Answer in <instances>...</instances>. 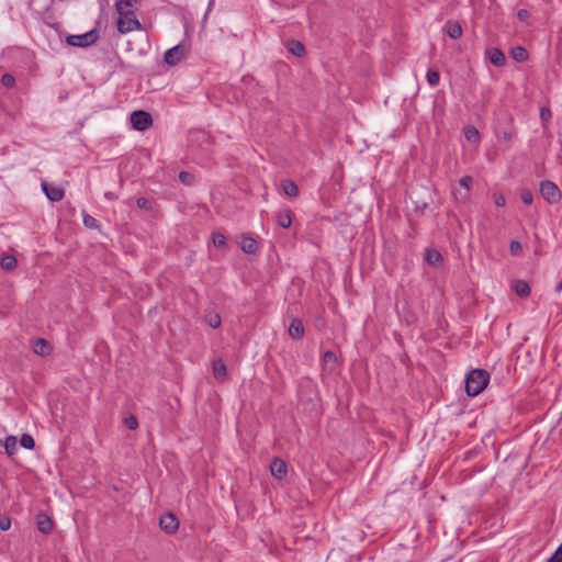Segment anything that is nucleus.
<instances>
[{"label": "nucleus", "mask_w": 562, "mask_h": 562, "mask_svg": "<svg viewBox=\"0 0 562 562\" xmlns=\"http://www.w3.org/2000/svg\"><path fill=\"white\" fill-rule=\"evenodd\" d=\"M131 124L134 130L144 132L151 126L153 117L148 112L137 110L131 114Z\"/></svg>", "instance_id": "423d86ee"}, {"label": "nucleus", "mask_w": 562, "mask_h": 562, "mask_svg": "<svg viewBox=\"0 0 562 562\" xmlns=\"http://www.w3.org/2000/svg\"><path fill=\"white\" fill-rule=\"evenodd\" d=\"M186 47L181 44H178L166 50L164 60L169 66H175L181 61V59L186 56Z\"/></svg>", "instance_id": "0eeeda50"}, {"label": "nucleus", "mask_w": 562, "mask_h": 562, "mask_svg": "<svg viewBox=\"0 0 562 562\" xmlns=\"http://www.w3.org/2000/svg\"><path fill=\"white\" fill-rule=\"evenodd\" d=\"M191 178H192V176H191L189 172L181 171V172L179 173V179H180L183 183H189Z\"/></svg>", "instance_id": "37998d69"}, {"label": "nucleus", "mask_w": 562, "mask_h": 562, "mask_svg": "<svg viewBox=\"0 0 562 562\" xmlns=\"http://www.w3.org/2000/svg\"><path fill=\"white\" fill-rule=\"evenodd\" d=\"M552 117V112L549 108L547 106H542L540 109V120L542 121V123H547L551 120Z\"/></svg>", "instance_id": "4c0bfd02"}, {"label": "nucleus", "mask_w": 562, "mask_h": 562, "mask_svg": "<svg viewBox=\"0 0 562 562\" xmlns=\"http://www.w3.org/2000/svg\"><path fill=\"white\" fill-rule=\"evenodd\" d=\"M16 437L9 435L4 439V449L9 456H13L16 452Z\"/></svg>", "instance_id": "393cba45"}, {"label": "nucleus", "mask_w": 562, "mask_h": 562, "mask_svg": "<svg viewBox=\"0 0 562 562\" xmlns=\"http://www.w3.org/2000/svg\"><path fill=\"white\" fill-rule=\"evenodd\" d=\"M288 50L296 57H302L305 54L304 45L296 40H290L286 43Z\"/></svg>", "instance_id": "6ab92c4d"}, {"label": "nucleus", "mask_w": 562, "mask_h": 562, "mask_svg": "<svg viewBox=\"0 0 562 562\" xmlns=\"http://www.w3.org/2000/svg\"><path fill=\"white\" fill-rule=\"evenodd\" d=\"M513 289L520 297H526L530 294V286L525 280H515Z\"/></svg>", "instance_id": "aec40b11"}, {"label": "nucleus", "mask_w": 562, "mask_h": 562, "mask_svg": "<svg viewBox=\"0 0 562 562\" xmlns=\"http://www.w3.org/2000/svg\"><path fill=\"white\" fill-rule=\"evenodd\" d=\"M485 56L490 63L496 67H503L506 63L504 53L497 47H491L485 50Z\"/></svg>", "instance_id": "9d476101"}, {"label": "nucleus", "mask_w": 562, "mask_h": 562, "mask_svg": "<svg viewBox=\"0 0 562 562\" xmlns=\"http://www.w3.org/2000/svg\"><path fill=\"white\" fill-rule=\"evenodd\" d=\"M510 56L514 60L522 63L528 58V53L522 46H515L510 49Z\"/></svg>", "instance_id": "5701e85b"}, {"label": "nucleus", "mask_w": 562, "mask_h": 562, "mask_svg": "<svg viewBox=\"0 0 562 562\" xmlns=\"http://www.w3.org/2000/svg\"><path fill=\"white\" fill-rule=\"evenodd\" d=\"M442 260V256L441 254L437 250V249H434V248H427L426 251H425V261L429 265V266H437L438 263H440Z\"/></svg>", "instance_id": "a211bd4d"}, {"label": "nucleus", "mask_w": 562, "mask_h": 562, "mask_svg": "<svg viewBox=\"0 0 562 562\" xmlns=\"http://www.w3.org/2000/svg\"><path fill=\"white\" fill-rule=\"evenodd\" d=\"M297 396L301 404L310 406V409L316 408V391L315 386L310 381L300 385Z\"/></svg>", "instance_id": "39448f33"}, {"label": "nucleus", "mask_w": 562, "mask_h": 562, "mask_svg": "<svg viewBox=\"0 0 562 562\" xmlns=\"http://www.w3.org/2000/svg\"><path fill=\"white\" fill-rule=\"evenodd\" d=\"M1 83L5 88H13L15 85V78L11 74H3L1 77Z\"/></svg>", "instance_id": "473e14b6"}, {"label": "nucleus", "mask_w": 562, "mask_h": 562, "mask_svg": "<svg viewBox=\"0 0 562 562\" xmlns=\"http://www.w3.org/2000/svg\"><path fill=\"white\" fill-rule=\"evenodd\" d=\"M512 135L507 132L504 133V138L505 139H510Z\"/></svg>", "instance_id": "49530a36"}, {"label": "nucleus", "mask_w": 562, "mask_h": 562, "mask_svg": "<svg viewBox=\"0 0 562 562\" xmlns=\"http://www.w3.org/2000/svg\"><path fill=\"white\" fill-rule=\"evenodd\" d=\"M213 373L216 379H224L226 376V366L218 359L213 362Z\"/></svg>", "instance_id": "b1692460"}, {"label": "nucleus", "mask_w": 562, "mask_h": 562, "mask_svg": "<svg viewBox=\"0 0 562 562\" xmlns=\"http://www.w3.org/2000/svg\"><path fill=\"white\" fill-rule=\"evenodd\" d=\"M82 222H83V225L90 229H95V228H99V226H100L99 222L93 216H91L87 213H83Z\"/></svg>", "instance_id": "c756f323"}, {"label": "nucleus", "mask_w": 562, "mask_h": 562, "mask_svg": "<svg viewBox=\"0 0 562 562\" xmlns=\"http://www.w3.org/2000/svg\"><path fill=\"white\" fill-rule=\"evenodd\" d=\"M136 203L139 207H145L147 204V200L145 198H139L137 199Z\"/></svg>", "instance_id": "a18cd8bd"}, {"label": "nucleus", "mask_w": 562, "mask_h": 562, "mask_svg": "<svg viewBox=\"0 0 562 562\" xmlns=\"http://www.w3.org/2000/svg\"><path fill=\"white\" fill-rule=\"evenodd\" d=\"M472 181H473V179H472L471 176H463L459 180L460 186L467 190V193H465L464 198L468 196V193H469V191L471 189Z\"/></svg>", "instance_id": "72a5a7b5"}, {"label": "nucleus", "mask_w": 562, "mask_h": 562, "mask_svg": "<svg viewBox=\"0 0 562 562\" xmlns=\"http://www.w3.org/2000/svg\"><path fill=\"white\" fill-rule=\"evenodd\" d=\"M204 322L207 324L211 328L217 329L222 325V318L218 313H207L204 316Z\"/></svg>", "instance_id": "412c9836"}, {"label": "nucleus", "mask_w": 562, "mask_h": 562, "mask_svg": "<svg viewBox=\"0 0 562 562\" xmlns=\"http://www.w3.org/2000/svg\"><path fill=\"white\" fill-rule=\"evenodd\" d=\"M20 445L25 449L32 450L35 447V440L31 435L23 434L20 438Z\"/></svg>", "instance_id": "c85d7f7f"}, {"label": "nucleus", "mask_w": 562, "mask_h": 562, "mask_svg": "<svg viewBox=\"0 0 562 562\" xmlns=\"http://www.w3.org/2000/svg\"><path fill=\"white\" fill-rule=\"evenodd\" d=\"M99 40V32L97 29H92L89 32L79 35H69L67 43L71 46L77 47H89Z\"/></svg>", "instance_id": "20e7f679"}, {"label": "nucleus", "mask_w": 562, "mask_h": 562, "mask_svg": "<svg viewBox=\"0 0 562 562\" xmlns=\"http://www.w3.org/2000/svg\"><path fill=\"white\" fill-rule=\"evenodd\" d=\"M509 251L514 256H518L522 252L521 244L517 240H512L509 244Z\"/></svg>", "instance_id": "c9c22d12"}, {"label": "nucleus", "mask_w": 562, "mask_h": 562, "mask_svg": "<svg viewBox=\"0 0 562 562\" xmlns=\"http://www.w3.org/2000/svg\"><path fill=\"white\" fill-rule=\"evenodd\" d=\"M541 196L549 204H558L562 199L560 188L551 180H542L539 186Z\"/></svg>", "instance_id": "7ed1b4c3"}, {"label": "nucleus", "mask_w": 562, "mask_h": 562, "mask_svg": "<svg viewBox=\"0 0 562 562\" xmlns=\"http://www.w3.org/2000/svg\"><path fill=\"white\" fill-rule=\"evenodd\" d=\"M124 425L127 429L135 430L138 427V420L136 416L128 415L127 417L124 418Z\"/></svg>", "instance_id": "2f4dec72"}, {"label": "nucleus", "mask_w": 562, "mask_h": 562, "mask_svg": "<svg viewBox=\"0 0 562 562\" xmlns=\"http://www.w3.org/2000/svg\"><path fill=\"white\" fill-rule=\"evenodd\" d=\"M212 241H213L214 246L217 248H223L226 246V237L222 233H213Z\"/></svg>", "instance_id": "7c9ffc66"}, {"label": "nucleus", "mask_w": 562, "mask_h": 562, "mask_svg": "<svg viewBox=\"0 0 562 562\" xmlns=\"http://www.w3.org/2000/svg\"><path fill=\"white\" fill-rule=\"evenodd\" d=\"M240 248L244 252H246L248 255H252L257 251L258 244L252 237L243 236L241 241H240Z\"/></svg>", "instance_id": "f3484780"}, {"label": "nucleus", "mask_w": 562, "mask_h": 562, "mask_svg": "<svg viewBox=\"0 0 562 562\" xmlns=\"http://www.w3.org/2000/svg\"><path fill=\"white\" fill-rule=\"evenodd\" d=\"M336 360H337L336 355L333 351L327 350V351L324 352V355H323V361L324 362H326V363L327 362H335Z\"/></svg>", "instance_id": "ea45409f"}, {"label": "nucleus", "mask_w": 562, "mask_h": 562, "mask_svg": "<svg viewBox=\"0 0 562 562\" xmlns=\"http://www.w3.org/2000/svg\"><path fill=\"white\" fill-rule=\"evenodd\" d=\"M270 471L274 477L282 479L286 475L288 465L282 459L273 458L270 464Z\"/></svg>", "instance_id": "9b49d317"}, {"label": "nucleus", "mask_w": 562, "mask_h": 562, "mask_svg": "<svg viewBox=\"0 0 562 562\" xmlns=\"http://www.w3.org/2000/svg\"><path fill=\"white\" fill-rule=\"evenodd\" d=\"M159 526L165 532L172 535L179 528V519L175 514L168 512L160 516Z\"/></svg>", "instance_id": "6e6552de"}, {"label": "nucleus", "mask_w": 562, "mask_h": 562, "mask_svg": "<svg viewBox=\"0 0 562 562\" xmlns=\"http://www.w3.org/2000/svg\"><path fill=\"white\" fill-rule=\"evenodd\" d=\"M34 353L38 356H46L50 352V346L44 338H36L32 345Z\"/></svg>", "instance_id": "dca6fc26"}, {"label": "nucleus", "mask_w": 562, "mask_h": 562, "mask_svg": "<svg viewBox=\"0 0 562 562\" xmlns=\"http://www.w3.org/2000/svg\"><path fill=\"white\" fill-rule=\"evenodd\" d=\"M493 202L496 206L498 207H504L505 204H506V198L503 193L501 192H495L493 194Z\"/></svg>", "instance_id": "f704fd0d"}, {"label": "nucleus", "mask_w": 562, "mask_h": 562, "mask_svg": "<svg viewBox=\"0 0 562 562\" xmlns=\"http://www.w3.org/2000/svg\"><path fill=\"white\" fill-rule=\"evenodd\" d=\"M464 137L469 142L476 143L480 140V133L476 127L470 125L464 128Z\"/></svg>", "instance_id": "a878e982"}, {"label": "nucleus", "mask_w": 562, "mask_h": 562, "mask_svg": "<svg viewBox=\"0 0 562 562\" xmlns=\"http://www.w3.org/2000/svg\"><path fill=\"white\" fill-rule=\"evenodd\" d=\"M42 190L50 202H59L65 195L63 188L47 182H42Z\"/></svg>", "instance_id": "1a4fd4ad"}, {"label": "nucleus", "mask_w": 562, "mask_h": 562, "mask_svg": "<svg viewBox=\"0 0 562 562\" xmlns=\"http://www.w3.org/2000/svg\"><path fill=\"white\" fill-rule=\"evenodd\" d=\"M37 2H38V0H30V2H29L30 8L35 11H42V10H46L48 8V4L38 7Z\"/></svg>", "instance_id": "a19ab883"}, {"label": "nucleus", "mask_w": 562, "mask_h": 562, "mask_svg": "<svg viewBox=\"0 0 562 562\" xmlns=\"http://www.w3.org/2000/svg\"><path fill=\"white\" fill-rule=\"evenodd\" d=\"M447 35L452 40H458L462 36V26L454 20H448L443 26Z\"/></svg>", "instance_id": "ddd939ff"}, {"label": "nucleus", "mask_w": 562, "mask_h": 562, "mask_svg": "<svg viewBox=\"0 0 562 562\" xmlns=\"http://www.w3.org/2000/svg\"><path fill=\"white\" fill-rule=\"evenodd\" d=\"M18 265V260L13 255H4L0 259V266L3 270L10 271Z\"/></svg>", "instance_id": "4be33fe9"}, {"label": "nucleus", "mask_w": 562, "mask_h": 562, "mask_svg": "<svg viewBox=\"0 0 562 562\" xmlns=\"http://www.w3.org/2000/svg\"><path fill=\"white\" fill-rule=\"evenodd\" d=\"M11 527V519L9 517H3L0 519V529L5 531Z\"/></svg>", "instance_id": "79ce46f5"}, {"label": "nucleus", "mask_w": 562, "mask_h": 562, "mask_svg": "<svg viewBox=\"0 0 562 562\" xmlns=\"http://www.w3.org/2000/svg\"><path fill=\"white\" fill-rule=\"evenodd\" d=\"M289 335L293 339H301L304 336V325L300 318H292L289 326Z\"/></svg>", "instance_id": "4468645a"}, {"label": "nucleus", "mask_w": 562, "mask_h": 562, "mask_svg": "<svg viewBox=\"0 0 562 562\" xmlns=\"http://www.w3.org/2000/svg\"><path fill=\"white\" fill-rule=\"evenodd\" d=\"M490 374L486 370H471L465 378V392L473 397L479 395L488 384Z\"/></svg>", "instance_id": "f257e3e1"}, {"label": "nucleus", "mask_w": 562, "mask_h": 562, "mask_svg": "<svg viewBox=\"0 0 562 562\" xmlns=\"http://www.w3.org/2000/svg\"><path fill=\"white\" fill-rule=\"evenodd\" d=\"M528 16H529V12H528L526 9H520V10L517 12V18H518L520 21H525Z\"/></svg>", "instance_id": "c03bdc74"}, {"label": "nucleus", "mask_w": 562, "mask_h": 562, "mask_svg": "<svg viewBox=\"0 0 562 562\" xmlns=\"http://www.w3.org/2000/svg\"><path fill=\"white\" fill-rule=\"evenodd\" d=\"M278 224L282 228H289L292 224V213L291 211H286L284 213L278 214Z\"/></svg>", "instance_id": "bb28decb"}, {"label": "nucleus", "mask_w": 562, "mask_h": 562, "mask_svg": "<svg viewBox=\"0 0 562 562\" xmlns=\"http://www.w3.org/2000/svg\"><path fill=\"white\" fill-rule=\"evenodd\" d=\"M116 21V27L119 33L126 34L132 31L143 30V25L137 19L136 14L132 10L121 11Z\"/></svg>", "instance_id": "f03ea898"}, {"label": "nucleus", "mask_w": 562, "mask_h": 562, "mask_svg": "<svg viewBox=\"0 0 562 562\" xmlns=\"http://www.w3.org/2000/svg\"><path fill=\"white\" fill-rule=\"evenodd\" d=\"M546 562H562V546L560 544L557 550Z\"/></svg>", "instance_id": "58836bf2"}, {"label": "nucleus", "mask_w": 562, "mask_h": 562, "mask_svg": "<svg viewBox=\"0 0 562 562\" xmlns=\"http://www.w3.org/2000/svg\"><path fill=\"white\" fill-rule=\"evenodd\" d=\"M280 187L282 192L290 199H294L299 195V187L291 179H283Z\"/></svg>", "instance_id": "2eb2a0df"}, {"label": "nucleus", "mask_w": 562, "mask_h": 562, "mask_svg": "<svg viewBox=\"0 0 562 562\" xmlns=\"http://www.w3.org/2000/svg\"><path fill=\"white\" fill-rule=\"evenodd\" d=\"M36 525L37 529L44 535L50 533L54 528L52 518L44 513L37 515Z\"/></svg>", "instance_id": "f8f14e48"}, {"label": "nucleus", "mask_w": 562, "mask_h": 562, "mask_svg": "<svg viewBox=\"0 0 562 562\" xmlns=\"http://www.w3.org/2000/svg\"><path fill=\"white\" fill-rule=\"evenodd\" d=\"M426 80L431 87H436L440 81V75L437 70L428 69L426 74Z\"/></svg>", "instance_id": "cd10ccee"}, {"label": "nucleus", "mask_w": 562, "mask_h": 562, "mask_svg": "<svg viewBox=\"0 0 562 562\" xmlns=\"http://www.w3.org/2000/svg\"><path fill=\"white\" fill-rule=\"evenodd\" d=\"M520 198H521V201L527 204V205H530L532 204L533 202V194L530 190L526 189V190H522L521 194H520Z\"/></svg>", "instance_id": "e433bc0d"}]
</instances>
